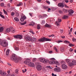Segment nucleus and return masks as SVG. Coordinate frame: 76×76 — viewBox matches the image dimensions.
Here are the masks:
<instances>
[{
    "label": "nucleus",
    "instance_id": "1",
    "mask_svg": "<svg viewBox=\"0 0 76 76\" xmlns=\"http://www.w3.org/2000/svg\"><path fill=\"white\" fill-rule=\"evenodd\" d=\"M11 60H14L15 63H18L19 60H20L21 59L20 58H17L15 54H13L10 58Z\"/></svg>",
    "mask_w": 76,
    "mask_h": 76
},
{
    "label": "nucleus",
    "instance_id": "2",
    "mask_svg": "<svg viewBox=\"0 0 76 76\" xmlns=\"http://www.w3.org/2000/svg\"><path fill=\"white\" fill-rule=\"evenodd\" d=\"M30 61V59H27L24 62V63L26 64H28V66H30V67H34V64L31 62Z\"/></svg>",
    "mask_w": 76,
    "mask_h": 76
},
{
    "label": "nucleus",
    "instance_id": "3",
    "mask_svg": "<svg viewBox=\"0 0 76 76\" xmlns=\"http://www.w3.org/2000/svg\"><path fill=\"white\" fill-rule=\"evenodd\" d=\"M38 40L39 42H44L45 41H51V39L46 38V37H43V38L39 39Z\"/></svg>",
    "mask_w": 76,
    "mask_h": 76
},
{
    "label": "nucleus",
    "instance_id": "4",
    "mask_svg": "<svg viewBox=\"0 0 76 76\" xmlns=\"http://www.w3.org/2000/svg\"><path fill=\"white\" fill-rule=\"evenodd\" d=\"M51 60H53L51 61H50L49 62V64H56L57 65H58L59 66L60 65V63L58 61H55V58H52L51 59Z\"/></svg>",
    "mask_w": 76,
    "mask_h": 76
},
{
    "label": "nucleus",
    "instance_id": "5",
    "mask_svg": "<svg viewBox=\"0 0 76 76\" xmlns=\"http://www.w3.org/2000/svg\"><path fill=\"white\" fill-rule=\"evenodd\" d=\"M0 45H1L2 47H6L7 46L8 43L6 42V41H3V42L0 39Z\"/></svg>",
    "mask_w": 76,
    "mask_h": 76
},
{
    "label": "nucleus",
    "instance_id": "6",
    "mask_svg": "<svg viewBox=\"0 0 76 76\" xmlns=\"http://www.w3.org/2000/svg\"><path fill=\"white\" fill-rule=\"evenodd\" d=\"M0 45H1L2 47H6L7 46L8 43L6 42V41H3V42L0 39Z\"/></svg>",
    "mask_w": 76,
    "mask_h": 76
},
{
    "label": "nucleus",
    "instance_id": "7",
    "mask_svg": "<svg viewBox=\"0 0 76 76\" xmlns=\"http://www.w3.org/2000/svg\"><path fill=\"white\" fill-rule=\"evenodd\" d=\"M14 37L15 38L18 39H21L22 38V36L20 34L14 36Z\"/></svg>",
    "mask_w": 76,
    "mask_h": 76
},
{
    "label": "nucleus",
    "instance_id": "8",
    "mask_svg": "<svg viewBox=\"0 0 76 76\" xmlns=\"http://www.w3.org/2000/svg\"><path fill=\"white\" fill-rule=\"evenodd\" d=\"M36 68L38 71H40L41 70H42V66L40 65H37Z\"/></svg>",
    "mask_w": 76,
    "mask_h": 76
},
{
    "label": "nucleus",
    "instance_id": "9",
    "mask_svg": "<svg viewBox=\"0 0 76 76\" xmlns=\"http://www.w3.org/2000/svg\"><path fill=\"white\" fill-rule=\"evenodd\" d=\"M58 21H56V24L58 26H60V23H59V22H61V19H58Z\"/></svg>",
    "mask_w": 76,
    "mask_h": 76
},
{
    "label": "nucleus",
    "instance_id": "10",
    "mask_svg": "<svg viewBox=\"0 0 76 76\" xmlns=\"http://www.w3.org/2000/svg\"><path fill=\"white\" fill-rule=\"evenodd\" d=\"M54 70L55 72H61V69H60V68L59 67L56 68L54 69Z\"/></svg>",
    "mask_w": 76,
    "mask_h": 76
},
{
    "label": "nucleus",
    "instance_id": "11",
    "mask_svg": "<svg viewBox=\"0 0 76 76\" xmlns=\"http://www.w3.org/2000/svg\"><path fill=\"white\" fill-rule=\"evenodd\" d=\"M58 6L60 7H61L62 8H63L64 7V4L60 3L58 4Z\"/></svg>",
    "mask_w": 76,
    "mask_h": 76
},
{
    "label": "nucleus",
    "instance_id": "12",
    "mask_svg": "<svg viewBox=\"0 0 76 76\" xmlns=\"http://www.w3.org/2000/svg\"><path fill=\"white\" fill-rule=\"evenodd\" d=\"M21 18L20 19L21 22L24 21V20H25V19H26V17L25 15H24L23 16H21Z\"/></svg>",
    "mask_w": 76,
    "mask_h": 76
},
{
    "label": "nucleus",
    "instance_id": "13",
    "mask_svg": "<svg viewBox=\"0 0 76 76\" xmlns=\"http://www.w3.org/2000/svg\"><path fill=\"white\" fill-rule=\"evenodd\" d=\"M39 60L42 63H44L45 60V58H39Z\"/></svg>",
    "mask_w": 76,
    "mask_h": 76
},
{
    "label": "nucleus",
    "instance_id": "14",
    "mask_svg": "<svg viewBox=\"0 0 76 76\" xmlns=\"http://www.w3.org/2000/svg\"><path fill=\"white\" fill-rule=\"evenodd\" d=\"M25 39H26L27 41H31V37L29 36H26L25 37Z\"/></svg>",
    "mask_w": 76,
    "mask_h": 76
},
{
    "label": "nucleus",
    "instance_id": "15",
    "mask_svg": "<svg viewBox=\"0 0 76 76\" xmlns=\"http://www.w3.org/2000/svg\"><path fill=\"white\" fill-rule=\"evenodd\" d=\"M37 39L35 37H33L31 38V41L32 42H35L37 40Z\"/></svg>",
    "mask_w": 76,
    "mask_h": 76
},
{
    "label": "nucleus",
    "instance_id": "16",
    "mask_svg": "<svg viewBox=\"0 0 76 76\" xmlns=\"http://www.w3.org/2000/svg\"><path fill=\"white\" fill-rule=\"evenodd\" d=\"M45 27H47L48 28H51V24H48L47 23H46L45 25Z\"/></svg>",
    "mask_w": 76,
    "mask_h": 76
},
{
    "label": "nucleus",
    "instance_id": "17",
    "mask_svg": "<svg viewBox=\"0 0 76 76\" xmlns=\"http://www.w3.org/2000/svg\"><path fill=\"white\" fill-rule=\"evenodd\" d=\"M63 69H66L67 68V66L66 65H61Z\"/></svg>",
    "mask_w": 76,
    "mask_h": 76
},
{
    "label": "nucleus",
    "instance_id": "18",
    "mask_svg": "<svg viewBox=\"0 0 76 76\" xmlns=\"http://www.w3.org/2000/svg\"><path fill=\"white\" fill-rule=\"evenodd\" d=\"M11 31V28H8L6 30L5 32L7 33H8L9 32H10Z\"/></svg>",
    "mask_w": 76,
    "mask_h": 76
},
{
    "label": "nucleus",
    "instance_id": "19",
    "mask_svg": "<svg viewBox=\"0 0 76 76\" xmlns=\"http://www.w3.org/2000/svg\"><path fill=\"white\" fill-rule=\"evenodd\" d=\"M11 32H12V33H15V29L12 27L11 28Z\"/></svg>",
    "mask_w": 76,
    "mask_h": 76
},
{
    "label": "nucleus",
    "instance_id": "20",
    "mask_svg": "<svg viewBox=\"0 0 76 76\" xmlns=\"http://www.w3.org/2000/svg\"><path fill=\"white\" fill-rule=\"evenodd\" d=\"M74 12V11L73 10H70L69 11V14H73Z\"/></svg>",
    "mask_w": 76,
    "mask_h": 76
},
{
    "label": "nucleus",
    "instance_id": "21",
    "mask_svg": "<svg viewBox=\"0 0 76 76\" xmlns=\"http://www.w3.org/2000/svg\"><path fill=\"white\" fill-rule=\"evenodd\" d=\"M72 63L73 65H76V61L75 60H72Z\"/></svg>",
    "mask_w": 76,
    "mask_h": 76
},
{
    "label": "nucleus",
    "instance_id": "22",
    "mask_svg": "<svg viewBox=\"0 0 76 76\" xmlns=\"http://www.w3.org/2000/svg\"><path fill=\"white\" fill-rule=\"evenodd\" d=\"M61 66H63V65H65L66 64V62L64 61H62L61 62Z\"/></svg>",
    "mask_w": 76,
    "mask_h": 76
},
{
    "label": "nucleus",
    "instance_id": "23",
    "mask_svg": "<svg viewBox=\"0 0 76 76\" xmlns=\"http://www.w3.org/2000/svg\"><path fill=\"white\" fill-rule=\"evenodd\" d=\"M14 50H16V51H18V50H19V48L16 47V46H14Z\"/></svg>",
    "mask_w": 76,
    "mask_h": 76
},
{
    "label": "nucleus",
    "instance_id": "24",
    "mask_svg": "<svg viewBox=\"0 0 76 76\" xmlns=\"http://www.w3.org/2000/svg\"><path fill=\"white\" fill-rule=\"evenodd\" d=\"M2 72H1V75H2V76H4L6 75V72H2V73H1Z\"/></svg>",
    "mask_w": 76,
    "mask_h": 76
},
{
    "label": "nucleus",
    "instance_id": "25",
    "mask_svg": "<svg viewBox=\"0 0 76 76\" xmlns=\"http://www.w3.org/2000/svg\"><path fill=\"white\" fill-rule=\"evenodd\" d=\"M23 5V3L22 2H20L19 4L17 5V6H22Z\"/></svg>",
    "mask_w": 76,
    "mask_h": 76
},
{
    "label": "nucleus",
    "instance_id": "26",
    "mask_svg": "<svg viewBox=\"0 0 76 76\" xmlns=\"http://www.w3.org/2000/svg\"><path fill=\"white\" fill-rule=\"evenodd\" d=\"M49 62V60H45V61H44V62H43V63H44L45 64H46V63H47Z\"/></svg>",
    "mask_w": 76,
    "mask_h": 76
},
{
    "label": "nucleus",
    "instance_id": "27",
    "mask_svg": "<svg viewBox=\"0 0 76 76\" xmlns=\"http://www.w3.org/2000/svg\"><path fill=\"white\" fill-rule=\"evenodd\" d=\"M64 42L66 44H70V42L67 40L64 41Z\"/></svg>",
    "mask_w": 76,
    "mask_h": 76
},
{
    "label": "nucleus",
    "instance_id": "28",
    "mask_svg": "<svg viewBox=\"0 0 76 76\" xmlns=\"http://www.w3.org/2000/svg\"><path fill=\"white\" fill-rule=\"evenodd\" d=\"M9 52H10L9 50H7L6 52V55H9Z\"/></svg>",
    "mask_w": 76,
    "mask_h": 76
},
{
    "label": "nucleus",
    "instance_id": "29",
    "mask_svg": "<svg viewBox=\"0 0 76 76\" xmlns=\"http://www.w3.org/2000/svg\"><path fill=\"white\" fill-rule=\"evenodd\" d=\"M47 22H49V23H50V22H52V19H49V20H47Z\"/></svg>",
    "mask_w": 76,
    "mask_h": 76
},
{
    "label": "nucleus",
    "instance_id": "30",
    "mask_svg": "<svg viewBox=\"0 0 76 76\" xmlns=\"http://www.w3.org/2000/svg\"><path fill=\"white\" fill-rule=\"evenodd\" d=\"M3 31V28L1 27H0V32H1Z\"/></svg>",
    "mask_w": 76,
    "mask_h": 76
},
{
    "label": "nucleus",
    "instance_id": "31",
    "mask_svg": "<svg viewBox=\"0 0 76 76\" xmlns=\"http://www.w3.org/2000/svg\"><path fill=\"white\" fill-rule=\"evenodd\" d=\"M14 20L15 21L17 22H18L19 21V19L18 18L15 17L14 18Z\"/></svg>",
    "mask_w": 76,
    "mask_h": 76
},
{
    "label": "nucleus",
    "instance_id": "32",
    "mask_svg": "<svg viewBox=\"0 0 76 76\" xmlns=\"http://www.w3.org/2000/svg\"><path fill=\"white\" fill-rule=\"evenodd\" d=\"M26 21H25L23 23H21L20 24L22 25H25V24H26Z\"/></svg>",
    "mask_w": 76,
    "mask_h": 76
},
{
    "label": "nucleus",
    "instance_id": "33",
    "mask_svg": "<svg viewBox=\"0 0 76 76\" xmlns=\"http://www.w3.org/2000/svg\"><path fill=\"white\" fill-rule=\"evenodd\" d=\"M64 48H60V50L61 52H63L64 50Z\"/></svg>",
    "mask_w": 76,
    "mask_h": 76
},
{
    "label": "nucleus",
    "instance_id": "34",
    "mask_svg": "<svg viewBox=\"0 0 76 76\" xmlns=\"http://www.w3.org/2000/svg\"><path fill=\"white\" fill-rule=\"evenodd\" d=\"M69 66H72L73 65V64L72 63V62L71 63V62H70L69 63Z\"/></svg>",
    "mask_w": 76,
    "mask_h": 76
},
{
    "label": "nucleus",
    "instance_id": "35",
    "mask_svg": "<svg viewBox=\"0 0 76 76\" xmlns=\"http://www.w3.org/2000/svg\"><path fill=\"white\" fill-rule=\"evenodd\" d=\"M37 28L38 29H39L40 28V25H37Z\"/></svg>",
    "mask_w": 76,
    "mask_h": 76
},
{
    "label": "nucleus",
    "instance_id": "36",
    "mask_svg": "<svg viewBox=\"0 0 76 76\" xmlns=\"http://www.w3.org/2000/svg\"><path fill=\"white\" fill-rule=\"evenodd\" d=\"M69 45L70 47H73V46H75L74 45H73L72 43H69Z\"/></svg>",
    "mask_w": 76,
    "mask_h": 76
},
{
    "label": "nucleus",
    "instance_id": "37",
    "mask_svg": "<svg viewBox=\"0 0 76 76\" xmlns=\"http://www.w3.org/2000/svg\"><path fill=\"white\" fill-rule=\"evenodd\" d=\"M66 61L67 63H70V61L69 59H66Z\"/></svg>",
    "mask_w": 76,
    "mask_h": 76
},
{
    "label": "nucleus",
    "instance_id": "38",
    "mask_svg": "<svg viewBox=\"0 0 76 76\" xmlns=\"http://www.w3.org/2000/svg\"><path fill=\"white\" fill-rule=\"evenodd\" d=\"M3 11L4 13V14H5V15H7V13L6 11H5V10L3 9Z\"/></svg>",
    "mask_w": 76,
    "mask_h": 76
},
{
    "label": "nucleus",
    "instance_id": "39",
    "mask_svg": "<svg viewBox=\"0 0 76 76\" xmlns=\"http://www.w3.org/2000/svg\"><path fill=\"white\" fill-rule=\"evenodd\" d=\"M42 25H44V23H45V20H42Z\"/></svg>",
    "mask_w": 76,
    "mask_h": 76
},
{
    "label": "nucleus",
    "instance_id": "40",
    "mask_svg": "<svg viewBox=\"0 0 76 76\" xmlns=\"http://www.w3.org/2000/svg\"><path fill=\"white\" fill-rule=\"evenodd\" d=\"M63 41L61 40H59L57 42V43L59 44V43H60V42H62Z\"/></svg>",
    "mask_w": 76,
    "mask_h": 76
},
{
    "label": "nucleus",
    "instance_id": "41",
    "mask_svg": "<svg viewBox=\"0 0 76 76\" xmlns=\"http://www.w3.org/2000/svg\"><path fill=\"white\" fill-rule=\"evenodd\" d=\"M37 61V58H33V62H34V61Z\"/></svg>",
    "mask_w": 76,
    "mask_h": 76
},
{
    "label": "nucleus",
    "instance_id": "42",
    "mask_svg": "<svg viewBox=\"0 0 76 76\" xmlns=\"http://www.w3.org/2000/svg\"><path fill=\"white\" fill-rule=\"evenodd\" d=\"M0 16L1 18H3V19H4V15H2L0 14Z\"/></svg>",
    "mask_w": 76,
    "mask_h": 76
},
{
    "label": "nucleus",
    "instance_id": "43",
    "mask_svg": "<svg viewBox=\"0 0 76 76\" xmlns=\"http://www.w3.org/2000/svg\"><path fill=\"white\" fill-rule=\"evenodd\" d=\"M18 71H19V70H18V69H16L15 71V73H17V74H18Z\"/></svg>",
    "mask_w": 76,
    "mask_h": 76
},
{
    "label": "nucleus",
    "instance_id": "44",
    "mask_svg": "<svg viewBox=\"0 0 76 76\" xmlns=\"http://www.w3.org/2000/svg\"><path fill=\"white\" fill-rule=\"evenodd\" d=\"M49 37H54V34H52L50 35H49L48 36Z\"/></svg>",
    "mask_w": 76,
    "mask_h": 76
},
{
    "label": "nucleus",
    "instance_id": "45",
    "mask_svg": "<svg viewBox=\"0 0 76 76\" xmlns=\"http://www.w3.org/2000/svg\"><path fill=\"white\" fill-rule=\"evenodd\" d=\"M15 15L17 16V17H18V16H19V13H18V12H17L16 13Z\"/></svg>",
    "mask_w": 76,
    "mask_h": 76
},
{
    "label": "nucleus",
    "instance_id": "46",
    "mask_svg": "<svg viewBox=\"0 0 76 76\" xmlns=\"http://www.w3.org/2000/svg\"><path fill=\"white\" fill-rule=\"evenodd\" d=\"M68 18V16H66V15H65L64 17V19H67V18Z\"/></svg>",
    "mask_w": 76,
    "mask_h": 76
},
{
    "label": "nucleus",
    "instance_id": "47",
    "mask_svg": "<svg viewBox=\"0 0 76 76\" xmlns=\"http://www.w3.org/2000/svg\"><path fill=\"white\" fill-rule=\"evenodd\" d=\"M46 2L48 3V4H50V2L49 1H46Z\"/></svg>",
    "mask_w": 76,
    "mask_h": 76
},
{
    "label": "nucleus",
    "instance_id": "48",
    "mask_svg": "<svg viewBox=\"0 0 76 76\" xmlns=\"http://www.w3.org/2000/svg\"><path fill=\"white\" fill-rule=\"evenodd\" d=\"M72 41L73 42H75V41H76V39L75 38H73L72 39Z\"/></svg>",
    "mask_w": 76,
    "mask_h": 76
},
{
    "label": "nucleus",
    "instance_id": "49",
    "mask_svg": "<svg viewBox=\"0 0 76 76\" xmlns=\"http://www.w3.org/2000/svg\"><path fill=\"white\" fill-rule=\"evenodd\" d=\"M42 70L43 71V72H46V69H45V68H44L42 69Z\"/></svg>",
    "mask_w": 76,
    "mask_h": 76
},
{
    "label": "nucleus",
    "instance_id": "50",
    "mask_svg": "<svg viewBox=\"0 0 76 76\" xmlns=\"http://www.w3.org/2000/svg\"><path fill=\"white\" fill-rule=\"evenodd\" d=\"M64 7H66L67 8H69V7L68 6H67L65 4H64Z\"/></svg>",
    "mask_w": 76,
    "mask_h": 76
},
{
    "label": "nucleus",
    "instance_id": "51",
    "mask_svg": "<svg viewBox=\"0 0 76 76\" xmlns=\"http://www.w3.org/2000/svg\"><path fill=\"white\" fill-rule=\"evenodd\" d=\"M73 50L72 49V48H70L69 49V51L70 52H72V51Z\"/></svg>",
    "mask_w": 76,
    "mask_h": 76
},
{
    "label": "nucleus",
    "instance_id": "52",
    "mask_svg": "<svg viewBox=\"0 0 76 76\" xmlns=\"http://www.w3.org/2000/svg\"><path fill=\"white\" fill-rule=\"evenodd\" d=\"M33 14V13H29V15L31 17H32V15Z\"/></svg>",
    "mask_w": 76,
    "mask_h": 76
},
{
    "label": "nucleus",
    "instance_id": "53",
    "mask_svg": "<svg viewBox=\"0 0 76 76\" xmlns=\"http://www.w3.org/2000/svg\"><path fill=\"white\" fill-rule=\"evenodd\" d=\"M1 7L4 6V4L3 3H1Z\"/></svg>",
    "mask_w": 76,
    "mask_h": 76
},
{
    "label": "nucleus",
    "instance_id": "54",
    "mask_svg": "<svg viewBox=\"0 0 76 76\" xmlns=\"http://www.w3.org/2000/svg\"><path fill=\"white\" fill-rule=\"evenodd\" d=\"M34 25H35V23L34 22H32L31 23V26H34Z\"/></svg>",
    "mask_w": 76,
    "mask_h": 76
},
{
    "label": "nucleus",
    "instance_id": "55",
    "mask_svg": "<svg viewBox=\"0 0 76 76\" xmlns=\"http://www.w3.org/2000/svg\"><path fill=\"white\" fill-rule=\"evenodd\" d=\"M15 15V13L13 12L11 13V16H13Z\"/></svg>",
    "mask_w": 76,
    "mask_h": 76
},
{
    "label": "nucleus",
    "instance_id": "56",
    "mask_svg": "<svg viewBox=\"0 0 76 76\" xmlns=\"http://www.w3.org/2000/svg\"><path fill=\"white\" fill-rule=\"evenodd\" d=\"M43 16L44 17H47V15L46 14H44L43 15Z\"/></svg>",
    "mask_w": 76,
    "mask_h": 76
},
{
    "label": "nucleus",
    "instance_id": "57",
    "mask_svg": "<svg viewBox=\"0 0 76 76\" xmlns=\"http://www.w3.org/2000/svg\"><path fill=\"white\" fill-rule=\"evenodd\" d=\"M61 38L63 39V38H65V36H61Z\"/></svg>",
    "mask_w": 76,
    "mask_h": 76
},
{
    "label": "nucleus",
    "instance_id": "58",
    "mask_svg": "<svg viewBox=\"0 0 76 76\" xmlns=\"http://www.w3.org/2000/svg\"><path fill=\"white\" fill-rule=\"evenodd\" d=\"M29 32H31V33H32V34H34V32H33V31H29Z\"/></svg>",
    "mask_w": 76,
    "mask_h": 76
},
{
    "label": "nucleus",
    "instance_id": "59",
    "mask_svg": "<svg viewBox=\"0 0 76 76\" xmlns=\"http://www.w3.org/2000/svg\"><path fill=\"white\" fill-rule=\"evenodd\" d=\"M60 32L61 34H62L63 32V30H60Z\"/></svg>",
    "mask_w": 76,
    "mask_h": 76
},
{
    "label": "nucleus",
    "instance_id": "60",
    "mask_svg": "<svg viewBox=\"0 0 76 76\" xmlns=\"http://www.w3.org/2000/svg\"><path fill=\"white\" fill-rule=\"evenodd\" d=\"M54 49H55V50H56V52H57V51H57V48H56V47L54 48Z\"/></svg>",
    "mask_w": 76,
    "mask_h": 76
},
{
    "label": "nucleus",
    "instance_id": "61",
    "mask_svg": "<svg viewBox=\"0 0 76 76\" xmlns=\"http://www.w3.org/2000/svg\"><path fill=\"white\" fill-rule=\"evenodd\" d=\"M73 0H70L69 1L70 3H73Z\"/></svg>",
    "mask_w": 76,
    "mask_h": 76
},
{
    "label": "nucleus",
    "instance_id": "62",
    "mask_svg": "<svg viewBox=\"0 0 76 76\" xmlns=\"http://www.w3.org/2000/svg\"><path fill=\"white\" fill-rule=\"evenodd\" d=\"M63 10L64 12H66V11H67V10L65 9H63Z\"/></svg>",
    "mask_w": 76,
    "mask_h": 76
},
{
    "label": "nucleus",
    "instance_id": "63",
    "mask_svg": "<svg viewBox=\"0 0 76 76\" xmlns=\"http://www.w3.org/2000/svg\"><path fill=\"white\" fill-rule=\"evenodd\" d=\"M59 12L60 13H63V12H62L61 10H59Z\"/></svg>",
    "mask_w": 76,
    "mask_h": 76
},
{
    "label": "nucleus",
    "instance_id": "64",
    "mask_svg": "<svg viewBox=\"0 0 76 76\" xmlns=\"http://www.w3.org/2000/svg\"><path fill=\"white\" fill-rule=\"evenodd\" d=\"M65 1L66 3H68V2H69V0H66Z\"/></svg>",
    "mask_w": 76,
    "mask_h": 76
}]
</instances>
